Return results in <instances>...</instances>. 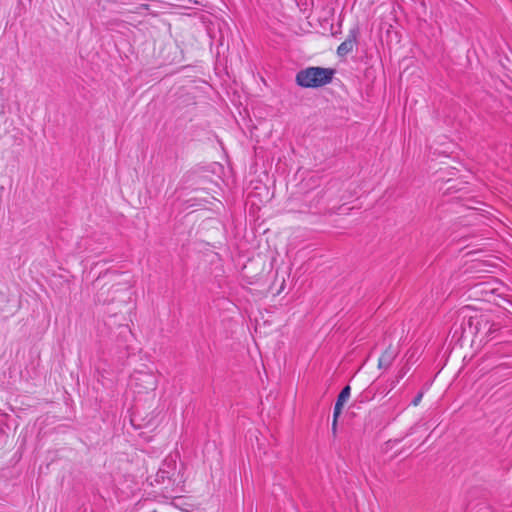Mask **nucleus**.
Here are the masks:
<instances>
[{
	"label": "nucleus",
	"instance_id": "obj_1",
	"mask_svg": "<svg viewBox=\"0 0 512 512\" xmlns=\"http://www.w3.org/2000/svg\"><path fill=\"white\" fill-rule=\"evenodd\" d=\"M333 70L322 67H310L296 75L298 85L306 88L321 87L331 82Z\"/></svg>",
	"mask_w": 512,
	"mask_h": 512
},
{
	"label": "nucleus",
	"instance_id": "obj_2",
	"mask_svg": "<svg viewBox=\"0 0 512 512\" xmlns=\"http://www.w3.org/2000/svg\"><path fill=\"white\" fill-rule=\"evenodd\" d=\"M472 295L477 300L500 305L498 299L501 298V294L499 293L497 283L485 282L476 284L472 289Z\"/></svg>",
	"mask_w": 512,
	"mask_h": 512
},
{
	"label": "nucleus",
	"instance_id": "obj_3",
	"mask_svg": "<svg viewBox=\"0 0 512 512\" xmlns=\"http://www.w3.org/2000/svg\"><path fill=\"white\" fill-rule=\"evenodd\" d=\"M475 321L476 333L480 338H490L495 332L501 329V324L495 322L490 315H480L472 318L471 323Z\"/></svg>",
	"mask_w": 512,
	"mask_h": 512
},
{
	"label": "nucleus",
	"instance_id": "obj_4",
	"mask_svg": "<svg viewBox=\"0 0 512 512\" xmlns=\"http://www.w3.org/2000/svg\"><path fill=\"white\" fill-rule=\"evenodd\" d=\"M135 383L138 388L145 391H153L157 387V379L150 371L138 372L135 377Z\"/></svg>",
	"mask_w": 512,
	"mask_h": 512
},
{
	"label": "nucleus",
	"instance_id": "obj_5",
	"mask_svg": "<svg viewBox=\"0 0 512 512\" xmlns=\"http://www.w3.org/2000/svg\"><path fill=\"white\" fill-rule=\"evenodd\" d=\"M397 352L392 345H389L379 356L377 367L387 370L395 360Z\"/></svg>",
	"mask_w": 512,
	"mask_h": 512
},
{
	"label": "nucleus",
	"instance_id": "obj_6",
	"mask_svg": "<svg viewBox=\"0 0 512 512\" xmlns=\"http://www.w3.org/2000/svg\"><path fill=\"white\" fill-rule=\"evenodd\" d=\"M350 393H351V388L350 386H345L341 392L339 393L338 397H337V400H336V403H335V406H334V411H336V414H341L342 412V409L345 405V403L348 401V399L350 398Z\"/></svg>",
	"mask_w": 512,
	"mask_h": 512
},
{
	"label": "nucleus",
	"instance_id": "obj_7",
	"mask_svg": "<svg viewBox=\"0 0 512 512\" xmlns=\"http://www.w3.org/2000/svg\"><path fill=\"white\" fill-rule=\"evenodd\" d=\"M356 45V36L351 35L345 41H343L337 48V53L339 56H345L348 53L352 52Z\"/></svg>",
	"mask_w": 512,
	"mask_h": 512
},
{
	"label": "nucleus",
	"instance_id": "obj_8",
	"mask_svg": "<svg viewBox=\"0 0 512 512\" xmlns=\"http://www.w3.org/2000/svg\"><path fill=\"white\" fill-rule=\"evenodd\" d=\"M341 414H336V411H333V420H332V427H331V430H332V435L334 437H336L337 435V424H338V418L340 417Z\"/></svg>",
	"mask_w": 512,
	"mask_h": 512
},
{
	"label": "nucleus",
	"instance_id": "obj_9",
	"mask_svg": "<svg viewBox=\"0 0 512 512\" xmlns=\"http://www.w3.org/2000/svg\"><path fill=\"white\" fill-rule=\"evenodd\" d=\"M422 399H423V392H419V393L415 396V398L412 400L411 405H412L413 407H417V406L421 403Z\"/></svg>",
	"mask_w": 512,
	"mask_h": 512
}]
</instances>
